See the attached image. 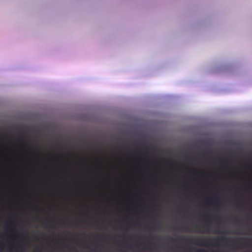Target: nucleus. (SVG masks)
Masks as SVG:
<instances>
[{
	"mask_svg": "<svg viewBox=\"0 0 252 252\" xmlns=\"http://www.w3.org/2000/svg\"><path fill=\"white\" fill-rule=\"evenodd\" d=\"M185 239L188 242L203 246H209L210 244H212L213 246L217 247L220 246L218 242L220 240L226 243V245L228 246V243L234 240L230 237L225 236L220 237L198 236L191 238L185 237Z\"/></svg>",
	"mask_w": 252,
	"mask_h": 252,
	"instance_id": "nucleus-1",
	"label": "nucleus"
},
{
	"mask_svg": "<svg viewBox=\"0 0 252 252\" xmlns=\"http://www.w3.org/2000/svg\"><path fill=\"white\" fill-rule=\"evenodd\" d=\"M34 252H39V251H36V250H35V251H34Z\"/></svg>",
	"mask_w": 252,
	"mask_h": 252,
	"instance_id": "nucleus-10",
	"label": "nucleus"
},
{
	"mask_svg": "<svg viewBox=\"0 0 252 252\" xmlns=\"http://www.w3.org/2000/svg\"><path fill=\"white\" fill-rule=\"evenodd\" d=\"M71 250L73 252H77V250L76 248L75 247H72L71 248Z\"/></svg>",
	"mask_w": 252,
	"mask_h": 252,
	"instance_id": "nucleus-7",
	"label": "nucleus"
},
{
	"mask_svg": "<svg viewBox=\"0 0 252 252\" xmlns=\"http://www.w3.org/2000/svg\"><path fill=\"white\" fill-rule=\"evenodd\" d=\"M23 249H16L15 252H23Z\"/></svg>",
	"mask_w": 252,
	"mask_h": 252,
	"instance_id": "nucleus-5",
	"label": "nucleus"
},
{
	"mask_svg": "<svg viewBox=\"0 0 252 252\" xmlns=\"http://www.w3.org/2000/svg\"><path fill=\"white\" fill-rule=\"evenodd\" d=\"M197 252H209L208 250L205 249H197ZM212 252H219L217 251H213Z\"/></svg>",
	"mask_w": 252,
	"mask_h": 252,
	"instance_id": "nucleus-3",
	"label": "nucleus"
},
{
	"mask_svg": "<svg viewBox=\"0 0 252 252\" xmlns=\"http://www.w3.org/2000/svg\"><path fill=\"white\" fill-rule=\"evenodd\" d=\"M147 226H149V225L147 224ZM150 228H151V229H150L151 230H153V226H152V225H150Z\"/></svg>",
	"mask_w": 252,
	"mask_h": 252,
	"instance_id": "nucleus-9",
	"label": "nucleus"
},
{
	"mask_svg": "<svg viewBox=\"0 0 252 252\" xmlns=\"http://www.w3.org/2000/svg\"><path fill=\"white\" fill-rule=\"evenodd\" d=\"M171 240L173 242H176L177 239L176 238H171Z\"/></svg>",
	"mask_w": 252,
	"mask_h": 252,
	"instance_id": "nucleus-8",
	"label": "nucleus"
},
{
	"mask_svg": "<svg viewBox=\"0 0 252 252\" xmlns=\"http://www.w3.org/2000/svg\"><path fill=\"white\" fill-rule=\"evenodd\" d=\"M204 217L205 218V222L203 224V227L206 229H209L210 227L209 221L212 220L213 218L216 217L215 216H212L208 213L204 214Z\"/></svg>",
	"mask_w": 252,
	"mask_h": 252,
	"instance_id": "nucleus-2",
	"label": "nucleus"
},
{
	"mask_svg": "<svg viewBox=\"0 0 252 252\" xmlns=\"http://www.w3.org/2000/svg\"><path fill=\"white\" fill-rule=\"evenodd\" d=\"M232 248L233 249H235V248H239L237 246H236V245H235V244H234L232 246Z\"/></svg>",
	"mask_w": 252,
	"mask_h": 252,
	"instance_id": "nucleus-6",
	"label": "nucleus"
},
{
	"mask_svg": "<svg viewBox=\"0 0 252 252\" xmlns=\"http://www.w3.org/2000/svg\"><path fill=\"white\" fill-rule=\"evenodd\" d=\"M212 204L215 205H217L219 204V202L218 200H214L212 202Z\"/></svg>",
	"mask_w": 252,
	"mask_h": 252,
	"instance_id": "nucleus-4",
	"label": "nucleus"
}]
</instances>
